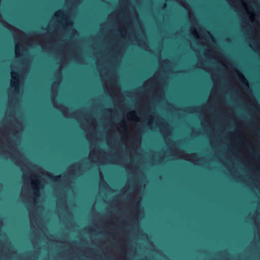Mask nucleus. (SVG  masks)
Masks as SVG:
<instances>
[{
    "instance_id": "nucleus-1",
    "label": "nucleus",
    "mask_w": 260,
    "mask_h": 260,
    "mask_svg": "<svg viewBox=\"0 0 260 260\" xmlns=\"http://www.w3.org/2000/svg\"><path fill=\"white\" fill-rule=\"evenodd\" d=\"M11 76H12V79L11 81V85L12 86H15L16 84L17 83V75L13 71H12Z\"/></svg>"
},
{
    "instance_id": "nucleus-2",
    "label": "nucleus",
    "mask_w": 260,
    "mask_h": 260,
    "mask_svg": "<svg viewBox=\"0 0 260 260\" xmlns=\"http://www.w3.org/2000/svg\"><path fill=\"white\" fill-rule=\"evenodd\" d=\"M18 50H19V45L18 44H16V46H15V53H16V56L19 55Z\"/></svg>"
},
{
    "instance_id": "nucleus-3",
    "label": "nucleus",
    "mask_w": 260,
    "mask_h": 260,
    "mask_svg": "<svg viewBox=\"0 0 260 260\" xmlns=\"http://www.w3.org/2000/svg\"><path fill=\"white\" fill-rule=\"evenodd\" d=\"M62 12L61 11H57L56 13H55V16H58L59 15H60V14H61Z\"/></svg>"
}]
</instances>
